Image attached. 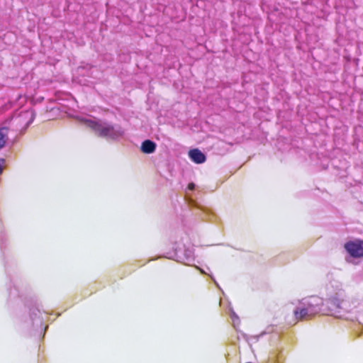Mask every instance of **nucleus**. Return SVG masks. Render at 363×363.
Instances as JSON below:
<instances>
[{
  "label": "nucleus",
  "mask_w": 363,
  "mask_h": 363,
  "mask_svg": "<svg viewBox=\"0 0 363 363\" xmlns=\"http://www.w3.org/2000/svg\"><path fill=\"white\" fill-rule=\"evenodd\" d=\"M83 121L97 135L107 139L116 140L123 135V130L119 125H113L109 123L95 118H84Z\"/></svg>",
  "instance_id": "obj_1"
},
{
  "label": "nucleus",
  "mask_w": 363,
  "mask_h": 363,
  "mask_svg": "<svg viewBox=\"0 0 363 363\" xmlns=\"http://www.w3.org/2000/svg\"><path fill=\"white\" fill-rule=\"evenodd\" d=\"M312 297L306 296L299 301L294 312L296 320H301L318 312V303L311 299Z\"/></svg>",
  "instance_id": "obj_2"
},
{
  "label": "nucleus",
  "mask_w": 363,
  "mask_h": 363,
  "mask_svg": "<svg viewBox=\"0 0 363 363\" xmlns=\"http://www.w3.org/2000/svg\"><path fill=\"white\" fill-rule=\"evenodd\" d=\"M345 248L348 254L355 258L363 257V241L354 240L345 244Z\"/></svg>",
  "instance_id": "obj_3"
},
{
  "label": "nucleus",
  "mask_w": 363,
  "mask_h": 363,
  "mask_svg": "<svg viewBox=\"0 0 363 363\" xmlns=\"http://www.w3.org/2000/svg\"><path fill=\"white\" fill-rule=\"evenodd\" d=\"M35 118V113L33 109H28L21 111L18 113V116H15V119L18 120L19 123L24 125L27 128L32 123Z\"/></svg>",
  "instance_id": "obj_4"
},
{
  "label": "nucleus",
  "mask_w": 363,
  "mask_h": 363,
  "mask_svg": "<svg viewBox=\"0 0 363 363\" xmlns=\"http://www.w3.org/2000/svg\"><path fill=\"white\" fill-rule=\"evenodd\" d=\"M190 159L196 164H201L206 161L205 155L198 149L191 150L189 152Z\"/></svg>",
  "instance_id": "obj_5"
},
{
  "label": "nucleus",
  "mask_w": 363,
  "mask_h": 363,
  "mask_svg": "<svg viewBox=\"0 0 363 363\" xmlns=\"http://www.w3.org/2000/svg\"><path fill=\"white\" fill-rule=\"evenodd\" d=\"M155 149H156V144L150 140H145L142 143L141 150L144 153L151 154L155 151Z\"/></svg>",
  "instance_id": "obj_6"
},
{
  "label": "nucleus",
  "mask_w": 363,
  "mask_h": 363,
  "mask_svg": "<svg viewBox=\"0 0 363 363\" xmlns=\"http://www.w3.org/2000/svg\"><path fill=\"white\" fill-rule=\"evenodd\" d=\"M194 251L191 249H185L184 251V257L179 258L182 259L181 262H184L186 264H190V262H191L194 260Z\"/></svg>",
  "instance_id": "obj_7"
},
{
  "label": "nucleus",
  "mask_w": 363,
  "mask_h": 363,
  "mask_svg": "<svg viewBox=\"0 0 363 363\" xmlns=\"http://www.w3.org/2000/svg\"><path fill=\"white\" fill-rule=\"evenodd\" d=\"M8 129L6 128H0V150L6 145L7 140Z\"/></svg>",
  "instance_id": "obj_8"
},
{
  "label": "nucleus",
  "mask_w": 363,
  "mask_h": 363,
  "mask_svg": "<svg viewBox=\"0 0 363 363\" xmlns=\"http://www.w3.org/2000/svg\"><path fill=\"white\" fill-rule=\"evenodd\" d=\"M4 162H5V160L4 159H0V174H1L2 172H3V167L1 166V164L4 163Z\"/></svg>",
  "instance_id": "obj_9"
},
{
  "label": "nucleus",
  "mask_w": 363,
  "mask_h": 363,
  "mask_svg": "<svg viewBox=\"0 0 363 363\" xmlns=\"http://www.w3.org/2000/svg\"><path fill=\"white\" fill-rule=\"evenodd\" d=\"M188 189L189 190H194L195 189V184L194 183H190L188 186Z\"/></svg>",
  "instance_id": "obj_10"
},
{
  "label": "nucleus",
  "mask_w": 363,
  "mask_h": 363,
  "mask_svg": "<svg viewBox=\"0 0 363 363\" xmlns=\"http://www.w3.org/2000/svg\"><path fill=\"white\" fill-rule=\"evenodd\" d=\"M231 317H232L233 320V324L235 325V320L234 318L238 319L237 315H235V313H233L232 315H231Z\"/></svg>",
  "instance_id": "obj_11"
}]
</instances>
